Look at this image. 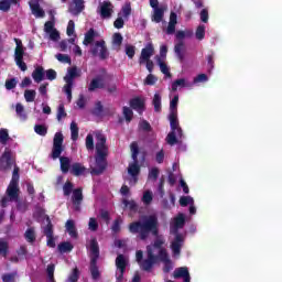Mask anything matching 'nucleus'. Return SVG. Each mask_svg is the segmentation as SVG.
I'll return each mask as SVG.
<instances>
[{
	"instance_id": "nucleus-18",
	"label": "nucleus",
	"mask_w": 282,
	"mask_h": 282,
	"mask_svg": "<svg viewBox=\"0 0 282 282\" xmlns=\"http://www.w3.org/2000/svg\"><path fill=\"white\" fill-rule=\"evenodd\" d=\"M66 231L73 239H78V231L76 230V224L74 220H67L65 225Z\"/></svg>"
},
{
	"instance_id": "nucleus-22",
	"label": "nucleus",
	"mask_w": 282,
	"mask_h": 282,
	"mask_svg": "<svg viewBox=\"0 0 282 282\" xmlns=\"http://www.w3.org/2000/svg\"><path fill=\"white\" fill-rule=\"evenodd\" d=\"M177 87H193V83L186 82L184 78H178L172 83V91H177Z\"/></svg>"
},
{
	"instance_id": "nucleus-60",
	"label": "nucleus",
	"mask_w": 282,
	"mask_h": 282,
	"mask_svg": "<svg viewBox=\"0 0 282 282\" xmlns=\"http://www.w3.org/2000/svg\"><path fill=\"white\" fill-rule=\"evenodd\" d=\"M169 253L166 252V249H160L159 256H158V261H162L163 263L165 261H169Z\"/></svg>"
},
{
	"instance_id": "nucleus-64",
	"label": "nucleus",
	"mask_w": 282,
	"mask_h": 282,
	"mask_svg": "<svg viewBox=\"0 0 282 282\" xmlns=\"http://www.w3.org/2000/svg\"><path fill=\"white\" fill-rule=\"evenodd\" d=\"M17 87V78H11L6 80V89L12 90Z\"/></svg>"
},
{
	"instance_id": "nucleus-9",
	"label": "nucleus",
	"mask_w": 282,
	"mask_h": 282,
	"mask_svg": "<svg viewBox=\"0 0 282 282\" xmlns=\"http://www.w3.org/2000/svg\"><path fill=\"white\" fill-rule=\"evenodd\" d=\"M153 54H155V47H153V43H148L145 47L141 50L139 64L144 65L147 61H151V56H153Z\"/></svg>"
},
{
	"instance_id": "nucleus-12",
	"label": "nucleus",
	"mask_w": 282,
	"mask_h": 282,
	"mask_svg": "<svg viewBox=\"0 0 282 282\" xmlns=\"http://www.w3.org/2000/svg\"><path fill=\"white\" fill-rule=\"evenodd\" d=\"M116 268L120 271V274L118 276V280L120 281L124 276V270H127V258H124V254L120 253L117 256Z\"/></svg>"
},
{
	"instance_id": "nucleus-32",
	"label": "nucleus",
	"mask_w": 282,
	"mask_h": 282,
	"mask_svg": "<svg viewBox=\"0 0 282 282\" xmlns=\"http://www.w3.org/2000/svg\"><path fill=\"white\" fill-rule=\"evenodd\" d=\"M188 273V268L186 267H181L175 269L174 271V279H184V276H187Z\"/></svg>"
},
{
	"instance_id": "nucleus-13",
	"label": "nucleus",
	"mask_w": 282,
	"mask_h": 282,
	"mask_svg": "<svg viewBox=\"0 0 282 282\" xmlns=\"http://www.w3.org/2000/svg\"><path fill=\"white\" fill-rule=\"evenodd\" d=\"M73 4L74 7L70 6L68 12L78 17V14L85 10V0H73Z\"/></svg>"
},
{
	"instance_id": "nucleus-11",
	"label": "nucleus",
	"mask_w": 282,
	"mask_h": 282,
	"mask_svg": "<svg viewBox=\"0 0 282 282\" xmlns=\"http://www.w3.org/2000/svg\"><path fill=\"white\" fill-rule=\"evenodd\" d=\"M99 14L101 19H111L113 14V4L110 1H104L99 7Z\"/></svg>"
},
{
	"instance_id": "nucleus-63",
	"label": "nucleus",
	"mask_w": 282,
	"mask_h": 282,
	"mask_svg": "<svg viewBox=\"0 0 282 282\" xmlns=\"http://www.w3.org/2000/svg\"><path fill=\"white\" fill-rule=\"evenodd\" d=\"M88 228L91 232H96L98 230V220L96 218H89Z\"/></svg>"
},
{
	"instance_id": "nucleus-34",
	"label": "nucleus",
	"mask_w": 282,
	"mask_h": 282,
	"mask_svg": "<svg viewBox=\"0 0 282 282\" xmlns=\"http://www.w3.org/2000/svg\"><path fill=\"white\" fill-rule=\"evenodd\" d=\"M34 131L37 135H42V138H45L47 135V126L45 124H35Z\"/></svg>"
},
{
	"instance_id": "nucleus-53",
	"label": "nucleus",
	"mask_w": 282,
	"mask_h": 282,
	"mask_svg": "<svg viewBox=\"0 0 282 282\" xmlns=\"http://www.w3.org/2000/svg\"><path fill=\"white\" fill-rule=\"evenodd\" d=\"M142 202L143 204H145V206H149V204H151V202H153V193L147 191L144 192L143 196H142Z\"/></svg>"
},
{
	"instance_id": "nucleus-35",
	"label": "nucleus",
	"mask_w": 282,
	"mask_h": 282,
	"mask_svg": "<svg viewBox=\"0 0 282 282\" xmlns=\"http://www.w3.org/2000/svg\"><path fill=\"white\" fill-rule=\"evenodd\" d=\"M35 98H36V90H34V89H26L24 91V99L28 102H34Z\"/></svg>"
},
{
	"instance_id": "nucleus-47",
	"label": "nucleus",
	"mask_w": 282,
	"mask_h": 282,
	"mask_svg": "<svg viewBox=\"0 0 282 282\" xmlns=\"http://www.w3.org/2000/svg\"><path fill=\"white\" fill-rule=\"evenodd\" d=\"M57 120L61 122L63 118H67V112H65V105L61 104L57 108Z\"/></svg>"
},
{
	"instance_id": "nucleus-51",
	"label": "nucleus",
	"mask_w": 282,
	"mask_h": 282,
	"mask_svg": "<svg viewBox=\"0 0 282 282\" xmlns=\"http://www.w3.org/2000/svg\"><path fill=\"white\" fill-rule=\"evenodd\" d=\"M120 224H122V219L121 218H117L115 219V221L112 223L111 226V230L115 235H118V232H120L121 228H120Z\"/></svg>"
},
{
	"instance_id": "nucleus-40",
	"label": "nucleus",
	"mask_w": 282,
	"mask_h": 282,
	"mask_svg": "<svg viewBox=\"0 0 282 282\" xmlns=\"http://www.w3.org/2000/svg\"><path fill=\"white\" fill-rule=\"evenodd\" d=\"M8 140H10V134L8 133V129L0 130V144H8Z\"/></svg>"
},
{
	"instance_id": "nucleus-1",
	"label": "nucleus",
	"mask_w": 282,
	"mask_h": 282,
	"mask_svg": "<svg viewBox=\"0 0 282 282\" xmlns=\"http://www.w3.org/2000/svg\"><path fill=\"white\" fill-rule=\"evenodd\" d=\"M128 230L131 235H138L141 241H147L149 235H152L153 237L160 235V221L158 220V216L149 215L143 217L142 220L131 223L128 226Z\"/></svg>"
},
{
	"instance_id": "nucleus-36",
	"label": "nucleus",
	"mask_w": 282,
	"mask_h": 282,
	"mask_svg": "<svg viewBox=\"0 0 282 282\" xmlns=\"http://www.w3.org/2000/svg\"><path fill=\"white\" fill-rule=\"evenodd\" d=\"M70 138L73 142H76V140H78V124L75 121H72L70 123Z\"/></svg>"
},
{
	"instance_id": "nucleus-48",
	"label": "nucleus",
	"mask_w": 282,
	"mask_h": 282,
	"mask_svg": "<svg viewBox=\"0 0 282 282\" xmlns=\"http://www.w3.org/2000/svg\"><path fill=\"white\" fill-rule=\"evenodd\" d=\"M184 224H186V218H184V215L182 214L174 219L175 228H184Z\"/></svg>"
},
{
	"instance_id": "nucleus-21",
	"label": "nucleus",
	"mask_w": 282,
	"mask_h": 282,
	"mask_svg": "<svg viewBox=\"0 0 282 282\" xmlns=\"http://www.w3.org/2000/svg\"><path fill=\"white\" fill-rule=\"evenodd\" d=\"M130 107L131 109H134V111H143L144 110V100L140 97L132 98L130 100Z\"/></svg>"
},
{
	"instance_id": "nucleus-15",
	"label": "nucleus",
	"mask_w": 282,
	"mask_h": 282,
	"mask_svg": "<svg viewBox=\"0 0 282 282\" xmlns=\"http://www.w3.org/2000/svg\"><path fill=\"white\" fill-rule=\"evenodd\" d=\"M182 243H184V237H182V234H176L175 239L171 245L173 254H180V252H182Z\"/></svg>"
},
{
	"instance_id": "nucleus-52",
	"label": "nucleus",
	"mask_w": 282,
	"mask_h": 282,
	"mask_svg": "<svg viewBox=\"0 0 282 282\" xmlns=\"http://www.w3.org/2000/svg\"><path fill=\"white\" fill-rule=\"evenodd\" d=\"M12 7V2L9 0H0V10L2 12H10V8Z\"/></svg>"
},
{
	"instance_id": "nucleus-54",
	"label": "nucleus",
	"mask_w": 282,
	"mask_h": 282,
	"mask_svg": "<svg viewBox=\"0 0 282 282\" xmlns=\"http://www.w3.org/2000/svg\"><path fill=\"white\" fill-rule=\"evenodd\" d=\"M105 111V107L102 106L101 101H97L95 104V108L93 109L94 116H100Z\"/></svg>"
},
{
	"instance_id": "nucleus-55",
	"label": "nucleus",
	"mask_w": 282,
	"mask_h": 282,
	"mask_svg": "<svg viewBox=\"0 0 282 282\" xmlns=\"http://www.w3.org/2000/svg\"><path fill=\"white\" fill-rule=\"evenodd\" d=\"M2 281L3 282H17V272L3 274Z\"/></svg>"
},
{
	"instance_id": "nucleus-50",
	"label": "nucleus",
	"mask_w": 282,
	"mask_h": 282,
	"mask_svg": "<svg viewBox=\"0 0 282 282\" xmlns=\"http://www.w3.org/2000/svg\"><path fill=\"white\" fill-rule=\"evenodd\" d=\"M207 65H208V72L210 73L213 69H215V53H210L207 55Z\"/></svg>"
},
{
	"instance_id": "nucleus-10",
	"label": "nucleus",
	"mask_w": 282,
	"mask_h": 282,
	"mask_svg": "<svg viewBox=\"0 0 282 282\" xmlns=\"http://www.w3.org/2000/svg\"><path fill=\"white\" fill-rule=\"evenodd\" d=\"M83 199H85V196H83V188L78 187L73 191L72 196V204L75 208V210H80V205L83 204Z\"/></svg>"
},
{
	"instance_id": "nucleus-26",
	"label": "nucleus",
	"mask_w": 282,
	"mask_h": 282,
	"mask_svg": "<svg viewBox=\"0 0 282 282\" xmlns=\"http://www.w3.org/2000/svg\"><path fill=\"white\" fill-rule=\"evenodd\" d=\"M24 239L28 241V243H34V241H36V231L33 227H30L25 230Z\"/></svg>"
},
{
	"instance_id": "nucleus-62",
	"label": "nucleus",
	"mask_w": 282,
	"mask_h": 282,
	"mask_svg": "<svg viewBox=\"0 0 282 282\" xmlns=\"http://www.w3.org/2000/svg\"><path fill=\"white\" fill-rule=\"evenodd\" d=\"M126 54L128 58H133L135 56V46L127 44L126 45Z\"/></svg>"
},
{
	"instance_id": "nucleus-29",
	"label": "nucleus",
	"mask_w": 282,
	"mask_h": 282,
	"mask_svg": "<svg viewBox=\"0 0 282 282\" xmlns=\"http://www.w3.org/2000/svg\"><path fill=\"white\" fill-rule=\"evenodd\" d=\"M78 76V68L76 66H73L68 68L67 75L64 77V80H68L70 83H74V79Z\"/></svg>"
},
{
	"instance_id": "nucleus-4",
	"label": "nucleus",
	"mask_w": 282,
	"mask_h": 282,
	"mask_svg": "<svg viewBox=\"0 0 282 282\" xmlns=\"http://www.w3.org/2000/svg\"><path fill=\"white\" fill-rule=\"evenodd\" d=\"M89 258H90V274L94 281L100 279V270L98 269V259H100V246L96 238L90 239L89 245Z\"/></svg>"
},
{
	"instance_id": "nucleus-61",
	"label": "nucleus",
	"mask_w": 282,
	"mask_h": 282,
	"mask_svg": "<svg viewBox=\"0 0 282 282\" xmlns=\"http://www.w3.org/2000/svg\"><path fill=\"white\" fill-rule=\"evenodd\" d=\"M193 197L191 196H182L180 198V206L186 207L188 204H193Z\"/></svg>"
},
{
	"instance_id": "nucleus-43",
	"label": "nucleus",
	"mask_w": 282,
	"mask_h": 282,
	"mask_svg": "<svg viewBox=\"0 0 282 282\" xmlns=\"http://www.w3.org/2000/svg\"><path fill=\"white\" fill-rule=\"evenodd\" d=\"M206 36V26L204 25H199L197 29H196V39L198 41H204Z\"/></svg>"
},
{
	"instance_id": "nucleus-46",
	"label": "nucleus",
	"mask_w": 282,
	"mask_h": 282,
	"mask_svg": "<svg viewBox=\"0 0 282 282\" xmlns=\"http://www.w3.org/2000/svg\"><path fill=\"white\" fill-rule=\"evenodd\" d=\"M55 58H57L59 63H66L68 65H72V57H69V55L58 53L55 55Z\"/></svg>"
},
{
	"instance_id": "nucleus-37",
	"label": "nucleus",
	"mask_w": 282,
	"mask_h": 282,
	"mask_svg": "<svg viewBox=\"0 0 282 282\" xmlns=\"http://www.w3.org/2000/svg\"><path fill=\"white\" fill-rule=\"evenodd\" d=\"M139 129L145 133H151V131H153L151 123L144 119L139 122Z\"/></svg>"
},
{
	"instance_id": "nucleus-8",
	"label": "nucleus",
	"mask_w": 282,
	"mask_h": 282,
	"mask_svg": "<svg viewBox=\"0 0 282 282\" xmlns=\"http://www.w3.org/2000/svg\"><path fill=\"white\" fill-rule=\"evenodd\" d=\"M13 164H14V161H12V151H10L9 149H6L0 158V170L8 171L12 169Z\"/></svg>"
},
{
	"instance_id": "nucleus-49",
	"label": "nucleus",
	"mask_w": 282,
	"mask_h": 282,
	"mask_svg": "<svg viewBox=\"0 0 282 282\" xmlns=\"http://www.w3.org/2000/svg\"><path fill=\"white\" fill-rule=\"evenodd\" d=\"M15 113L19 116V118H22V120H25V108L21 104L15 105Z\"/></svg>"
},
{
	"instance_id": "nucleus-17",
	"label": "nucleus",
	"mask_w": 282,
	"mask_h": 282,
	"mask_svg": "<svg viewBox=\"0 0 282 282\" xmlns=\"http://www.w3.org/2000/svg\"><path fill=\"white\" fill-rule=\"evenodd\" d=\"M128 173L133 177L134 184L138 183V176L140 175V165L138 164V160L133 161L128 167Z\"/></svg>"
},
{
	"instance_id": "nucleus-42",
	"label": "nucleus",
	"mask_w": 282,
	"mask_h": 282,
	"mask_svg": "<svg viewBox=\"0 0 282 282\" xmlns=\"http://www.w3.org/2000/svg\"><path fill=\"white\" fill-rule=\"evenodd\" d=\"M122 41H123L122 34H120V33L113 34L112 43H113V45H116V47H118L117 51L120 50V46L122 45Z\"/></svg>"
},
{
	"instance_id": "nucleus-27",
	"label": "nucleus",
	"mask_w": 282,
	"mask_h": 282,
	"mask_svg": "<svg viewBox=\"0 0 282 282\" xmlns=\"http://www.w3.org/2000/svg\"><path fill=\"white\" fill-rule=\"evenodd\" d=\"M46 226L43 228V235L46 237H53L54 236V225L52 224V219H50V216L46 217Z\"/></svg>"
},
{
	"instance_id": "nucleus-41",
	"label": "nucleus",
	"mask_w": 282,
	"mask_h": 282,
	"mask_svg": "<svg viewBox=\"0 0 282 282\" xmlns=\"http://www.w3.org/2000/svg\"><path fill=\"white\" fill-rule=\"evenodd\" d=\"M65 197H69L74 193V184L72 182H66L63 186Z\"/></svg>"
},
{
	"instance_id": "nucleus-45",
	"label": "nucleus",
	"mask_w": 282,
	"mask_h": 282,
	"mask_svg": "<svg viewBox=\"0 0 282 282\" xmlns=\"http://www.w3.org/2000/svg\"><path fill=\"white\" fill-rule=\"evenodd\" d=\"M123 205L126 206V208H129V210H132L133 213H137L138 210V203H135V200L124 199Z\"/></svg>"
},
{
	"instance_id": "nucleus-16",
	"label": "nucleus",
	"mask_w": 282,
	"mask_h": 282,
	"mask_svg": "<svg viewBox=\"0 0 282 282\" xmlns=\"http://www.w3.org/2000/svg\"><path fill=\"white\" fill-rule=\"evenodd\" d=\"M32 78L34 83H43L45 80V68L43 66H37L32 73Z\"/></svg>"
},
{
	"instance_id": "nucleus-28",
	"label": "nucleus",
	"mask_w": 282,
	"mask_h": 282,
	"mask_svg": "<svg viewBox=\"0 0 282 282\" xmlns=\"http://www.w3.org/2000/svg\"><path fill=\"white\" fill-rule=\"evenodd\" d=\"M152 105L156 113H160V111H162V96H160V94L158 93L154 94Z\"/></svg>"
},
{
	"instance_id": "nucleus-59",
	"label": "nucleus",
	"mask_w": 282,
	"mask_h": 282,
	"mask_svg": "<svg viewBox=\"0 0 282 282\" xmlns=\"http://www.w3.org/2000/svg\"><path fill=\"white\" fill-rule=\"evenodd\" d=\"M9 248L10 246L8 245V242L0 240V254H2L3 257H8Z\"/></svg>"
},
{
	"instance_id": "nucleus-23",
	"label": "nucleus",
	"mask_w": 282,
	"mask_h": 282,
	"mask_svg": "<svg viewBox=\"0 0 282 282\" xmlns=\"http://www.w3.org/2000/svg\"><path fill=\"white\" fill-rule=\"evenodd\" d=\"M164 7H159V9H154L152 14V21L154 23H162V20L164 19Z\"/></svg>"
},
{
	"instance_id": "nucleus-6",
	"label": "nucleus",
	"mask_w": 282,
	"mask_h": 282,
	"mask_svg": "<svg viewBox=\"0 0 282 282\" xmlns=\"http://www.w3.org/2000/svg\"><path fill=\"white\" fill-rule=\"evenodd\" d=\"M158 263V256L153 253V247H147V259H144L139 265L143 272H151L153 267Z\"/></svg>"
},
{
	"instance_id": "nucleus-20",
	"label": "nucleus",
	"mask_w": 282,
	"mask_h": 282,
	"mask_svg": "<svg viewBox=\"0 0 282 282\" xmlns=\"http://www.w3.org/2000/svg\"><path fill=\"white\" fill-rule=\"evenodd\" d=\"M87 171V167H85L80 163H73L70 167L72 175H75V177H80L85 172Z\"/></svg>"
},
{
	"instance_id": "nucleus-56",
	"label": "nucleus",
	"mask_w": 282,
	"mask_h": 282,
	"mask_svg": "<svg viewBox=\"0 0 282 282\" xmlns=\"http://www.w3.org/2000/svg\"><path fill=\"white\" fill-rule=\"evenodd\" d=\"M23 56H25V50L23 47H15L14 61L23 59Z\"/></svg>"
},
{
	"instance_id": "nucleus-33",
	"label": "nucleus",
	"mask_w": 282,
	"mask_h": 282,
	"mask_svg": "<svg viewBox=\"0 0 282 282\" xmlns=\"http://www.w3.org/2000/svg\"><path fill=\"white\" fill-rule=\"evenodd\" d=\"M130 151L132 153V160L133 162H137L138 155L140 154V148L138 147V142L133 141L130 144Z\"/></svg>"
},
{
	"instance_id": "nucleus-3",
	"label": "nucleus",
	"mask_w": 282,
	"mask_h": 282,
	"mask_svg": "<svg viewBox=\"0 0 282 282\" xmlns=\"http://www.w3.org/2000/svg\"><path fill=\"white\" fill-rule=\"evenodd\" d=\"M63 142H65V137L63 135V132H56L53 138V148L50 153V158L51 160H59L61 171L65 175L69 173L72 160H69L68 156H61L63 154V151H65V145H63Z\"/></svg>"
},
{
	"instance_id": "nucleus-5",
	"label": "nucleus",
	"mask_w": 282,
	"mask_h": 282,
	"mask_svg": "<svg viewBox=\"0 0 282 282\" xmlns=\"http://www.w3.org/2000/svg\"><path fill=\"white\" fill-rule=\"evenodd\" d=\"M171 132L166 137V142L170 147H175L180 141L177 138H184L182 127H180V120H177V112H170L169 115Z\"/></svg>"
},
{
	"instance_id": "nucleus-31",
	"label": "nucleus",
	"mask_w": 282,
	"mask_h": 282,
	"mask_svg": "<svg viewBox=\"0 0 282 282\" xmlns=\"http://www.w3.org/2000/svg\"><path fill=\"white\" fill-rule=\"evenodd\" d=\"M57 250L64 254L65 252H72V250H74V245H72V242H61L57 246Z\"/></svg>"
},
{
	"instance_id": "nucleus-57",
	"label": "nucleus",
	"mask_w": 282,
	"mask_h": 282,
	"mask_svg": "<svg viewBox=\"0 0 282 282\" xmlns=\"http://www.w3.org/2000/svg\"><path fill=\"white\" fill-rule=\"evenodd\" d=\"M121 12L123 14V19H129V17H131V3H126L122 7Z\"/></svg>"
},
{
	"instance_id": "nucleus-38",
	"label": "nucleus",
	"mask_w": 282,
	"mask_h": 282,
	"mask_svg": "<svg viewBox=\"0 0 282 282\" xmlns=\"http://www.w3.org/2000/svg\"><path fill=\"white\" fill-rule=\"evenodd\" d=\"M177 102H180V96L175 95L170 101V113H177Z\"/></svg>"
},
{
	"instance_id": "nucleus-44",
	"label": "nucleus",
	"mask_w": 282,
	"mask_h": 282,
	"mask_svg": "<svg viewBox=\"0 0 282 282\" xmlns=\"http://www.w3.org/2000/svg\"><path fill=\"white\" fill-rule=\"evenodd\" d=\"M78 279H80V271L75 268L68 276V282H78Z\"/></svg>"
},
{
	"instance_id": "nucleus-24",
	"label": "nucleus",
	"mask_w": 282,
	"mask_h": 282,
	"mask_svg": "<svg viewBox=\"0 0 282 282\" xmlns=\"http://www.w3.org/2000/svg\"><path fill=\"white\" fill-rule=\"evenodd\" d=\"M30 8L32 10V13L39 19H43V17H45V11L41 8V4H39V2L30 3Z\"/></svg>"
},
{
	"instance_id": "nucleus-2",
	"label": "nucleus",
	"mask_w": 282,
	"mask_h": 282,
	"mask_svg": "<svg viewBox=\"0 0 282 282\" xmlns=\"http://www.w3.org/2000/svg\"><path fill=\"white\" fill-rule=\"evenodd\" d=\"M97 140L95 149V166L90 167V175H102L107 171V155H109V148L107 147V137L102 132H96Z\"/></svg>"
},
{
	"instance_id": "nucleus-30",
	"label": "nucleus",
	"mask_w": 282,
	"mask_h": 282,
	"mask_svg": "<svg viewBox=\"0 0 282 282\" xmlns=\"http://www.w3.org/2000/svg\"><path fill=\"white\" fill-rule=\"evenodd\" d=\"M158 65L162 72V74H164V76H166L167 78H171V76H173L171 74V72L169 70V66L166 65V63H164L162 61V57H158Z\"/></svg>"
},
{
	"instance_id": "nucleus-7",
	"label": "nucleus",
	"mask_w": 282,
	"mask_h": 282,
	"mask_svg": "<svg viewBox=\"0 0 282 282\" xmlns=\"http://www.w3.org/2000/svg\"><path fill=\"white\" fill-rule=\"evenodd\" d=\"M90 52L93 56H99L100 61L109 58V50L105 40L97 41Z\"/></svg>"
},
{
	"instance_id": "nucleus-25",
	"label": "nucleus",
	"mask_w": 282,
	"mask_h": 282,
	"mask_svg": "<svg viewBox=\"0 0 282 282\" xmlns=\"http://www.w3.org/2000/svg\"><path fill=\"white\" fill-rule=\"evenodd\" d=\"M97 33L94 29H89L86 33H85V39L83 41V45H91V43H94V40L96 39Z\"/></svg>"
},
{
	"instance_id": "nucleus-14",
	"label": "nucleus",
	"mask_w": 282,
	"mask_h": 282,
	"mask_svg": "<svg viewBox=\"0 0 282 282\" xmlns=\"http://www.w3.org/2000/svg\"><path fill=\"white\" fill-rule=\"evenodd\" d=\"M7 195L11 202L19 199V183H10L7 188Z\"/></svg>"
},
{
	"instance_id": "nucleus-58",
	"label": "nucleus",
	"mask_w": 282,
	"mask_h": 282,
	"mask_svg": "<svg viewBox=\"0 0 282 282\" xmlns=\"http://www.w3.org/2000/svg\"><path fill=\"white\" fill-rule=\"evenodd\" d=\"M86 149L87 151H94V135L87 134L86 137Z\"/></svg>"
},
{
	"instance_id": "nucleus-19",
	"label": "nucleus",
	"mask_w": 282,
	"mask_h": 282,
	"mask_svg": "<svg viewBox=\"0 0 282 282\" xmlns=\"http://www.w3.org/2000/svg\"><path fill=\"white\" fill-rule=\"evenodd\" d=\"M105 88V80H102L100 77L94 78L89 86L88 91H96V89H104Z\"/></svg>"
},
{
	"instance_id": "nucleus-39",
	"label": "nucleus",
	"mask_w": 282,
	"mask_h": 282,
	"mask_svg": "<svg viewBox=\"0 0 282 282\" xmlns=\"http://www.w3.org/2000/svg\"><path fill=\"white\" fill-rule=\"evenodd\" d=\"M123 111V117L126 119V122H131V120H133V110H131V108L124 106L122 108Z\"/></svg>"
}]
</instances>
